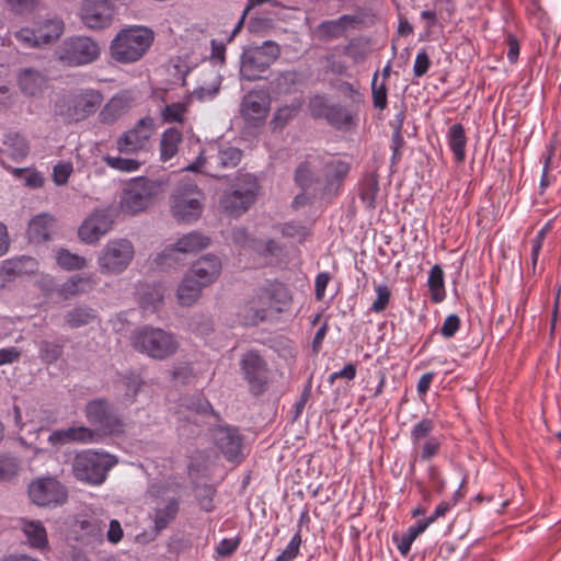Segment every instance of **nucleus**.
<instances>
[{"label":"nucleus","instance_id":"obj_1","mask_svg":"<svg viewBox=\"0 0 561 561\" xmlns=\"http://www.w3.org/2000/svg\"><path fill=\"white\" fill-rule=\"evenodd\" d=\"M154 41V32L144 25L122 28L110 45L111 57L119 64H133L140 60Z\"/></svg>","mask_w":561,"mask_h":561},{"label":"nucleus","instance_id":"obj_2","mask_svg":"<svg viewBox=\"0 0 561 561\" xmlns=\"http://www.w3.org/2000/svg\"><path fill=\"white\" fill-rule=\"evenodd\" d=\"M103 102V95L95 89H77L61 94L54 105V112L65 122L79 123L94 114Z\"/></svg>","mask_w":561,"mask_h":561},{"label":"nucleus","instance_id":"obj_3","mask_svg":"<svg viewBox=\"0 0 561 561\" xmlns=\"http://www.w3.org/2000/svg\"><path fill=\"white\" fill-rule=\"evenodd\" d=\"M116 463L117 458L108 453L87 449L76 454L71 467L77 480L101 485Z\"/></svg>","mask_w":561,"mask_h":561},{"label":"nucleus","instance_id":"obj_4","mask_svg":"<svg viewBox=\"0 0 561 561\" xmlns=\"http://www.w3.org/2000/svg\"><path fill=\"white\" fill-rule=\"evenodd\" d=\"M130 342L134 350L160 360L173 356L180 346L174 334L149 325L136 330Z\"/></svg>","mask_w":561,"mask_h":561},{"label":"nucleus","instance_id":"obj_5","mask_svg":"<svg viewBox=\"0 0 561 561\" xmlns=\"http://www.w3.org/2000/svg\"><path fill=\"white\" fill-rule=\"evenodd\" d=\"M260 192L257 179L252 174L239 175L231 187L219 199L221 209L233 217H239L255 203Z\"/></svg>","mask_w":561,"mask_h":561},{"label":"nucleus","instance_id":"obj_6","mask_svg":"<svg viewBox=\"0 0 561 561\" xmlns=\"http://www.w3.org/2000/svg\"><path fill=\"white\" fill-rule=\"evenodd\" d=\"M161 193V184L147 178H136L124 187L119 206L128 215L147 210Z\"/></svg>","mask_w":561,"mask_h":561},{"label":"nucleus","instance_id":"obj_7","mask_svg":"<svg viewBox=\"0 0 561 561\" xmlns=\"http://www.w3.org/2000/svg\"><path fill=\"white\" fill-rule=\"evenodd\" d=\"M279 55V46L272 41L244 49L240 62L241 77L248 81L263 79L264 73L278 59Z\"/></svg>","mask_w":561,"mask_h":561},{"label":"nucleus","instance_id":"obj_8","mask_svg":"<svg viewBox=\"0 0 561 561\" xmlns=\"http://www.w3.org/2000/svg\"><path fill=\"white\" fill-rule=\"evenodd\" d=\"M204 199L205 195L196 184L181 183L171 196V214L179 222H194L203 213Z\"/></svg>","mask_w":561,"mask_h":561},{"label":"nucleus","instance_id":"obj_9","mask_svg":"<svg viewBox=\"0 0 561 561\" xmlns=\"http://www.w3.org/2000/svg\"><path fill=\"white\" fill-rule=\"evenodd\" d=\"M65 33V22L60 16H48L35 24L23 26L13 33L15 41L25 48H42L57 42Z\"/></svg>","mask_w":561,"mask_h":561},{"label":"nucleus","instance_id":"obj_10","mask_svg":"<svg viewBox=\"0 0 561 561\" xmlns=\"http://www.w3.org/2000/svg\"><path fill=\"white\" fill-rule=\"evenodd\" d=\"M101 47L89 36H71L66 38L56 50L59 61L70 67L85 66L100 58Z\"/></svg>","mask_w":561,"mask_h":561},{"label":"nucleus","instance_id":"obj_11","mask_svg":"<svg viewBox=\"0 0 561 561\" xmlns=\"http://www.w3.org/2000/svg\"><path fill=\"white\" fill-rule=\"evenodd\" d=\"M154 133V119L150 116L142 117L116 139V149L119 154L125 156L137 157L142 152H148Z\"/></svg>","mask_w":561,"mask_h":561},{"label":"nucleus","instance_id":"obj_12","mask_svg":"<svg viewBox=\"0 0 561 561\" xmlns=\"http://www.w3.org/2000/svg\"><path fill=\"white\" fill-rule=\"evenodd\" d=\"M134 254V245L129 240H110L98 259L100 270L105 274L122 273L130 264Z\"/></svg>","mask_w":561,"mask_h":561},{"label":"nucleus","instance_id":"obj_13","mask_svg":"<svg viewBox=\"0 0 561 561\" xmlns=\"http://www.w3.org/2000/svg\"><path fill=\"white\" fill-rule=\"evenodd\" d=\"M240 368L253 396L257 397L266 391L270 369L266 360L256 351H248L242 355Z\"/></svg>","mask_w":561,"mask_h":561},{"label":"nucleus","instance_id":"obj_14","mask_svg":"<svg viewBox=\"0 0 561 561\" xmlns=\"http://www.w3.org/2000/svg\"><path fill=\"white\" fill-rule=\"evenodd\" d=\"M291 300L289 288L282 283L274 282L265 286L251 301V309L255 311V317L263 321L267 310L274 309L282 312L290 305Z\"/></svg>","mask_w":561,"mask_h":561},{"label":"nucleus","instance_id":"obj_15","mask_svg":"<svg viewBox=\"0 0 561 561\" xmlns=\"http://www.w3.org/2000/svg\"><path fill=\"white\" fill-rule=\"evenodd\" d=\"M84 413L89 423L103 434L112 435L124 432L123 420L112 411L108 402L104 399H94L88 402Z\"/></svg>","mask_w":561,"mask_h":561},{"label":"nucleus","instance_id":"obj_16","mask_svg":"<svg viewBox=\"0 0 561 561\" xmlns=\"http://www.w3.org/2000/svg\"><path fill=\"white\" fill-rule=\"evenodd\" d=\"M28 496L38 506H57L67 501V489L55 478H39L28 485Z\"/></svg>","mask_w":561,"mask_h":561},{"label":"nucleus","instance_id":"obj_17","mask_svg":"<svg viewBox=\"0 0 561 561\" xmlns=\"http://www.w3.org/2000/svg\"><path fill=\"white\" fill-rule=\"evenodd\" d=\"M115 15V7L111 0H83L79 16L81 22L90 30L108 27Z\"/></svg>","mask_w":561,"mask_h":561},{"label":"nucleus","instance_id":"obj_18","mask_svg":"<svg viewBox=\"0 0 561 561\" xmlns=\"http://www.w3.org/2000/svg\"><path fill=\"white\" fill-rule=\"evenodd\" d=\"M113 222V217L108 210L98 209L79 227V238L84 243H95L111 230Z\"/></svg>","mask_w":561,"mask_h":561},{"label":"nucleus","instance_id":"obj_19","mask_svg":"<svg viewBox=\"0 0 561 561\" xmlns=\"http://www.w3.org/2000/svg\"><path fill=\"white\" fill-rule=\"evenodd\" d=\"M213 437L216 446L228 461H240L242 458V436L238 430L219 426L214 430Z\"/></svg>","mask_w":561,"mask_h":561},{"label":"nucleus","instance_id":"obj_20","mask_svg":"<svg viewBox=\"0 0 561 561\" xmlns=\"http://www.w3.org/2000/svg\"><path fill=\"white\" fill-rule=\"evenodd\" d=\"M271 105L270 96L264 91H250L243 96L241 114L247 121L260 122L265 119Z\"/></svg>","mask_w":561,"mask_h":561},{"label":"nucleus","instance_id":"obj_21","mask_svg":"<svg viewBox=\"0 0 561 561\" xmlns=\"http://www.w3.org/2000/svg\"><path fill=\"white\" fill-rule=\"evenodd\" d=\"M209 238L201 232L193 231L184 234L174 244V248L169 253H162L158 257V263L163 265L167 260L172 259L174 254L180 253H194L204 250L209 245Z\"/></svg>","mask_w":561,"mask_h":561},{"label":"nucleus","instance_id":"obj_22","mask_svg":"<svg viewBox=\"0 0 561 561\" xmlns=\"http://www.w3.org/2000/svg\"><path fill=\"white\" fill-rule=\"evenodd\" d=\"M221 272V262L215 255L198 259L187 272L205 287L214 283Z\"/></svg>","mask_w":561,"mask_h":561},{"label":"nucleus","instance_id":"obj_23","mask_svg":"<svg viewBox=\"0 0 561 561\" xmlns=\"http://www.w3.org/2000/svg\"><path fill=\"white\" fill-rule=\"evenodd\" d=\"M19 527L31 548L39 551H44L49 548L47 531L41 520L22 517L19 519Z\"/></svg>","mask_w":561,"mask_h":561},{"label":"nucleus","instance_id":"obj_24","mask_svg":"<svg viewBox=\"0 0 561 561\" xmlns=\"http://www.w3.org/2000/svg\"><path fill=\"white\" fill-rule=\"evenodd\" d=\"M133 99L128 92H121L112 96L101 110L99 117L103 124H113L131 106Z\"/></svg>","mask_w":561,"mask_h":561},{"label":"nucleus","instance_id":"obj_25","mask_svg":"<svg viewBox=\"0 0 561 561\" xmlns=\"http://www.w3.org/2000/svg\"><path fill=\"white\" fill-rule=\"evenodd\" d=\"M55 227V219L49 214H39L28 224L27 237L33 243H43L50 239Z\"/></svg>","mask_w":561,"mask_h":561},{"label":"nucleus","instance_id":"obj_26","mask_svg":"<svg viewBox=\"0 0 561 561\" xmlns=\"http://www.w3.org/2000/svg\"><path fill=\"white\" fill-rule=\"evenodd\" d=\"M30 151V145L25 137L19 133L10 131L5 134L2 145L0 146V153L14 160L21 161Z\"/></svg>","mask_w":561,"mask_h":561},{"label":"nucleus","instance_id":"obj_27","mask_svg":"<svg viewBox=\"0 0 561 561\" xmlns=\"http://www.w3.org/2000/svg\"><path fill=\"white\" fill-rule=\"evenodd\" d=\"M37 268L38 264L33 257L20 256L3 261L0 266V274L5 279H10L16 276L34 274Z\"/></svg>","mask_w":561,"mask_h":561},{"label":"nucleus","instance_id":"obj_28","mask_svg":"<svg viewBox=\"0 0 561 561\" xmlns=\"http://www.w3.org/2000/svg\"><path fill=\"white\" fill-rule=\"evenodd\" d=\"M242 156V151L236 147L220 148L215 153L209 154V171L220 174L222 169L236 168L240 163Z\"/></svg>","mask_w":561,"mask_h":561},{"label":"nucleus","instance_id":"obj_29","mask_svg":"<svg viewBox=\"0 0 561 561\" xmlns=\"http://www.w3.org/2000/svg\"><path fill=\"white\" fill-rule=\"evenodd\" d=\"M18 82L22 92L30 96L42 94L47 87L46 77L32 68L22 70L19 73Z\"/></svg>","mask_w":561,"mask_h":561},{"label":"nucleus","instance_id":"obj_30","mask_svg":"<svg viewBox=\"0 0 561 561\" xmlns=\"http://www.w3.org/2000/svg\"><path fill=\"white\" fill-rule=\"evenodd\" d=\"M348 172L350 164L345 161L332 160L327 162L323 169L325 190L329 192H336Z\"/></svg>","mask_w":561,"mask_h":561},{"label":"nucleus","instance_id":"obj_31","mask_svg":"<svg viewBox=\"0 0 561 561\" xmlns=\"http://www.w3.org/2000/svg\"><path fill=\"white\" fill-rule=\"evenodd\" d=\"M325 119L339 130H351L357 125V114L339 104H332Z\"/></svg>","mask_w":561,"mask_h":561},{"label":"nucleus","instance_id":"obj_32","mask_svg":"<svg viewBox=\"0 0 561 561\" xmlns=\"http://www.w3.org/2000/svg\"><path fill=\"white\" fill-rule=\"evenodd\" d=\"M205 286L196 280L192 275L186 274L178 287L176 297L182 306H192L201 297L202 289Z\"/></svg>","mask_w":561,"mask_h":561},{"label":"nucleus","instance_id":"obj_33","mask_svg":"<svg viewBox=\"0 0 561 561\" xmlns=\"http://www.w3.org/2000/svg\"><path fill=\"white\" fill-rule=\"evenodd\" d=\"M182 139V133L178 128L170 127L162 133L160 139V159L163 162L171 160L178 153Z\"/></svg>","mask_w":561,"mask_h":561},{"label":"nucleus","instance_id":"obj_34","mask_svg":"<svg viewBox=\"0 0 561 561\" xmlns=\"http://www.w3.org/2000/svg\"><path fill=\"white\" fill-rule=\"evenodd\" d=\"M448 146L454 153L457 162L461 163L466 159L467 137L461 124H454L447 133Z\"/></svg>","mask_w":561,"mask_h":561},{"label":"nucleus","instance_id":"obj_35","mask_svg":"<svg viewBox=\"0 0 561 561\" xmlns=\"http://www.w3.org/2000/svg\"><path fill=\"white\" fill-rule=\"evenodd\" d=\"M179 500L171 499L163 507L156 508L153 516V528L156 533L165 529L176 517L179 513Z\"/></svg>","mask_w":561,"mask_h":561},{"label":"nucleus","instance_id":"obj_36","mask_svg":"<svg viewBox=\"0 0 561 561\" xmlns=\"http://www.w3.org/2000/svg\"><path fill=\"white\" fill-rule=\"evenodd\" d=\"M302 105L300 100H296L290 104H286L276 110L270 125L273 131L283 130L286 125L298 114Z\"/></svg>","mask_w":561,"mask_h":561},{"label":"nucleus","instance_id":"obj_37","mask_svg":"<svg viewBox=\"0 0 561 561\" xmlns=\"http://www.w3.org/2000/svg\"><path fill=\"white\" fill-rule=\"evenodd\" d=\"M105 164L116 171L124 173L136 172L140 169L144 161L138 158L121 154V156H111L106 154L102 158Z\"/></svg>","mask_w":561,"mask_h":561},{"label":"nucleus","instance_id":"obj_38","mask_svg":"<svg viewBox=\"0 0 561 561\" xmlns=\"http://www.w3.org/2000/svg\"><path fill=\"white\" fill-rule=\"evenodd\" d=\"M94 285L93 277L89 276H72L65 282L60 287V295L65 298H69L81 293H85Z\"/></svg>","mask_w":561,"mask_h":561},{"label":"nucleus","instance_id":"obj_39","mask_svg":"<svg viewBox=\"0 0 561 561\" xmlns=\"http://www.w3.org/2000/svg\"><path fill=\"white\" fill-rule=\"evenodd\" d=\"M378 193L379 182L377 174H368L359 186V197L367 208L374 209L376 207Z\"/></svg>","mask_w":561,"mask_h":561},{"label":"nucleus","instance_id":"obj_40","mask_svg":"<svg viewBox=\"0 0 561 561\" xmlns=\"http://www.w3.org/2000/svg\"><path fill=\"white\" fill-rule=\"evenodd\" d=\"M444 284V271L436 264L431 268L427 278L431 298L436 304L442 302L445 299Z\"/></svg>","mask_w":561,"mask_h":561},{"label":"nucleus","instance_id":"obj_41","mask_svg":"<svg viewBox=\"0 0 561 561\" xmlns=\"http://www.w3.org/2000/svg\"><path fill=\"white\" fill-rule=\"evenodd\" d=\"M95 318L96 314L93 309L77 307L66 313L65 321L68 327L75 329L91 323Z\"/></svg>","mask_w":561,"mask_h":561},{"label":"nucleus","instance_id":"obj_42","mask_svg":"<svg viewBox=\"0 0 561 561\" xmlns=\"http://www.w3.org/2000/svg\"><path fill=\"white\" fill-rule=\"evenodd\" d=\"M355 21L354 16L342 15L334 21H324L319 25V31L328 37H337Z\"/></svg>","mask_w":561,"mask_h":561},{"label":"nucleus","instance_id":"obj_43","mask_svg":"<svg viewBox=\"0 0 561 561\" xmlns=\"http://www.w3.org/2000/svg\"><path fill=\"white\" fill-rule=\"evenodd\" d=\"M57 263L67 271L82 270L87 266V260L78 254L71 253L66 249H60L56 254Z\"/></svg>","mask_w":561,"mask_h":561},{"label":"nucleus","instance_id":"obj_44","mask_svg":"<svg viewBox=\"0 0 561 561\" xmlns=\"http://www.w3.org/2000/svg\"><path fill=\"white\" fill-rule=\"evenodd\" d=\"M20 470V461L9 454H0V481L13 480Z\"/></svg>","mask_w":561,"mask_h":561},{"label":"nucleus","instance_id":"obj_45","mask_svg":"<svg viewBox=\"0 0 561 561\" xmlns=\"http://www.w3.org/2000/svg\"><path fill=\"white\" fill-rule=\"evenodd\" d=\"M371 96L375 108L383 111L387 107L388 89L385 81L378 83V71L374 73L371 80Z\"/></svg>","mask_w":561,"mask_h":561},{"label":"nucleus","instance_id":"obj_46","mask_svg":"<svg viewBox=\"0 0 561 561\" xmlns=\"http://www.w3.org/2000/svg\"><path fill=\"white\" fill-rule=\"evenodd\" d=\"M69 431V444L70 443H79V444H89L98 442V433L85 426H70Z\"/></svg>","mask_w":561,"mask_h":561},{"label":"nucleus","instance_id":"obj_47","mask_svg":"<svg viewBox=\"0 0 561 561\" xmlns=\"http://www.w3.org/2000/svg\"><path fill=\"white\" fill-rule=\"evenodd\" d=\"M187 112V104L183 102H175L165 105L161 111L162 119L167 123H183Z\"/></svg>","mask_w":561,"mask_h":561},{"label":"nucleus","instance_id":"obj_48","mask_svg":"<svg viewBox=\"0 0 561 561\" xmlns=\"http://www.w3.org/2000/svg\"><path fill=\"white\" fill-rule=\"evenodd\" d=\"M62 346L55 342L42 341L39 343V357L45 363L51 364L59 359Z\"/></svg>","mask_w":561,"mask_h":561},{"label":"nucleus","instance_id":"obj_49","mask_svg":"<svg viewBox=\"0 0 561 561\" xmlns=\"http://www.w3.org/2000/svg\"><path fill=\"white\" fill-rule=\"evenodd\" d=\"M301 542V534L300 529H298L286 548L276 557L275 561H293L299 553Z\"/></svg>","mask_w":561,"mask_h":561},{"label":"nucleus","instance_id":"obj_50","mask_svg":"<svg viewBox=\"0 0 561 561\" xmlns=\"http://www.w3.org/2000/svg\"><path fill=\"white\" fill-rule=\"evenodd\" d=\"M308 106H309V111H310V114L312 117L325 119L332 104L328 102V100L324 95H314L309 101Z\"/></svg>","mask_w":561,"mask_h":561},{"label":"nucleus","instance_id":"obj_51","mask_svg":"<svg viewBox=\"0 0 561 561\" xmlns=\"http://www.w3.org/2000/svg\"><path fill=\"white\" fill-rule=\"evenodd\" d=\"M376 299L370 306V310L379 313L382 312L389 305L391 298V291L386 284H380L375 287Z\"/></svg>","mask_w":561,"mask_h":561},{"label":"nucleus","instance_id":"obj_52","mask_svg":"<svg viewBox=\"0 0 561 561\" xmlns=\"http://www.w3.org/2000/svg\"><path fill=\"white\" fill-rule=\"evenodd\" d=\"M186 171H191V172H197V173H204V174H207V175H210L213 178H220L221 174L219 173H211L209 170H210V167H209V154L206 153L205 150L201 151L198 157L195 159V161H193L192 163H190L186 168H185Z\"/></svg>","mask_w":561,"mask_h":561},{"label":"nucleus","instance_id":"obj_53","mask_svg":"<svg viewBox=\"0 0 561 561\" xmlns=\"http://www.w3.org/2000/svg\"><path fill=\"white\" fill-rule=\"evenodd\" d=\"M434 430V422L431 419H422L411 431V439L413 445H420L423 438H426Z\"/></svg>","mask_w":561,"mask_h":561},{"label":"nucleus","instance_id":"obj_54","mask_svg":"<svg viewBox=\"0 0 561 561\" xmlns=\"http://www.w3.org/2000/svg\"><path fill=\"white\" fill-rule=\"evenodd\" d=\"M216 494V490L210 485H203L198 489L197 493V502L199 507L209 513L213 512L215 508L214 505V497Z\"/></svg>","mask_w":561,"mask_h":561},{"label":"nucleus","instance_id":"obj_55","mask_svg":"<svg viewBox=\"0 0 561 561\" xmlns=\"http://www.w3.org/2000/svg\"><path fill=\"white\" fill-rule=\"evenodd\" d=\"M9 9L18 15L31 13L38 7L39 0H4Z\"/></svg>","mask_w":561,"mask_h":561},{"label":"nucleus","instance_id":"obj_56","mask_svg":"<svg viewBox=\"0 0 561 561\" xmlns=\"http://www.w3.org/2000/svg\"><path fill=\"white\" fill-rule=\"evenodd\" d=\"M440 440L437 437H428L422 444L416 445L421 448V460L426 461L435 457L440 449Z\"/></svg>","mask_w":561,"mask_h":561},{"label":"nucleus","instance_id":"obj_57","mask_svg":"<svg viewBox=\"0 0 561 561\" xmlns=\"http://www.w3.org/2000/svg\"><path fill=\"white\" fill-rule=\"evenodd\" d=\"M77 525L80 530L93 538L101 537L104 529V525L96 518L82 519L79 520Z\"/></svg>","mask_w":561,"mask_h":561},{"label":"nucleus","instance_id":"obj_58","mask_svg":"<svg viewBox=\"0 0 561 561\" xmlns=\"http://www.w3.org/2000/svg\"><path fill=\"white\" fill-rule=\"evenodd\" d=\"M142 385V381L139 376L137 375H128L125 376L123 379V386L125 387V396L127 402H133L138 390L140 389Z\"/></svg>","mask_w":561,"mask_h":561},{"label":"nucleus","instance_id":"obj_59","mask_svg":"<svg viewBox=\"0 0 561 561\" xmlns=\"http://www.w3.org/2000/svg\"><path fill=\"white\" fill-rule=\"evenodd\" d=\"M73 171L70 162H59L53 169V180L56 185H65Z\"/></svg>","mask_w":561,"mask_h":561},{"label":"nucleus","instance_id":"obj_60","mask_svg":"<svg viewBox=\"0 0 561 561\" xmlns=\"http://www.w3.org/2000/svg\"><path fill=\"white\" fill-rule=\"evenodd\" d=\"M241 542L240 537L225 538L216 547V554L219 558L230 557L234 553Z\"/></svg>","mask_w":561,"mask_h":561},{"label":"nucleus","instance_id":"obj_61","mask_svg":"<svg viewBox=\"0 0 561 561\" xmlns=\"http://www.w3.org/2000/svg\"><path fill=\"white\" fill-rule=\"evenodd\" d=\"M163 301V291L160 287H154L152 291L145 293L141 296V305L145 309L156 310Z\"/></svg>","mask_w":561,"mask_h":561},{"label":"nucleus","instance_id":"obj_62","mask_svg":"<svg viewBox=\"0 0 561 561\" xmlns=\"http://www.w3.org/2000/svg\"><path fill=\"white\" fill-rule=\"evenodd\" d=\"M459 329H460L459 317L457 314H449L445 319V321L440 328V333L444 337L450 339L458 332Z\"/></svg>","mask_w":561,"mask_h":561},{"label":"nucleus","instance_id":"obj_63","mask_svg":"<svg viewBox=\"0 0 561 561\" xmlns=\"http://www.w3.org/2000/svg\"><path fill=\"white\" fill-rule=\"evenodd\" d=\"M430 66L431 61L427 53L425 50L417 53L413 66L414 76L417 78L423 77L428 71Z\"/></svg>","mask_w":561,"mask_h":561},{"label":"nucleus","instance_id":"obj_64","mask_svg":"<svg viewBox=\"0 0 561 561\" xmlns=\"http://www.w3.org/2000/svg\"><path fill=\"white\" fill-rule=\"evenodd\" d=\"M311 170L307 163H301L295 173V180L302 188L308 187L311 183Z\"/></svg>","mask_w":561,"mask_h":561}]
</instances>
